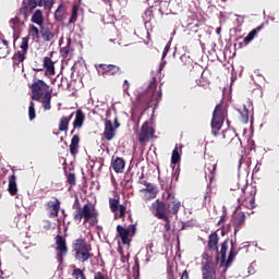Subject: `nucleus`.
<instances>
[{"instance_id":"44","label":"nucleus","mask_w":279,"mask_h":279,"mask_svg":"<svg viewBox=\"0 0 279 279\" xmlns=\"http://www.w3.org/2000/svg\"><path fill=\"white\" fill-rule=\"evenodd\" d=\"M10 56V46L0 45V58H8Z\"/></svg>"},{"instance_id":"55","label":"nucleus","mask_w":279,"mask_h":279,"mask_svg":"<svg viewBox=\"0 0 279 279\" xmlns=\"http://www.w3.org/2000/svg\"><path fill=\"white\" fill-rule=\"evenodd\" d=\"M130 88V82L128 80L124 81V90H128Z\"/></svg>"},{"instance_id":"31","label":"nucleus","mask_w":279,"mask_h":279,"mask_svg":"<svg viewBox=\"0 0 279 279\" xmlns=\"http://www.w3.org/2000/svg\"><path fill=\"white\" fill-rule=\"evenodd\" d=\"M246 202H248L246 208H256V186L251 187L250 196L246 197Z\"/></svg>"},{"instance_id":"15","label":"nucleus","mask_w":279,"mask_h":279,"mask_svg":"<svg viewBox=\"0 0 279 279\" xmlns=\"http://www.w3.org/2000/svg\"><path fill=\"white\" fill-rule=\"evenodd\" d=\"M56 241V251L57 253V259L59 260V263H62V260H64V256H66V254H69V247L66 246V239H64L62 235L58 234L54 238Z\"/></svg>"},{"instance_id":"7","label":"nucleus","mask_w":279,"mask_h":279,"mask_svg":"<svg viewBox=\"0 0 279 279\" xmlns=\"http://www.w3.org/2000/svg\"><path fill=\"white\" fill-rule=\"evenodd\" d=\"M227 252H228V240H226L221 244V248H220L221 265H223L226 269H228L230 265H232V262L234 260V258H236V254H239V252H236V250L234 248V242H231V250H230L228 259L226 262Z\"/></svg>"},{"instance_id":"38","label":"nucleus","mask_w":279,"mask_h":279,"mask_svg":"<svg viewBox=\"0 0 279 279\" xmlns=\"http://www.w3.org/2000/svg\"><path fill=\"white\" fill-rule=\"evenodd\" d=\"M258 32H260V27L254 28L253 31H251L247 36L244 38V43L245 45H250V43H252L253 38H256V34H258Z\"/></svg>"},{"instance_id":"42","label":"nucleus","mask_w":279,"mask_h":279,"mask_svg":"<svg viewBox=\"0 0 279 279\" xmlns=\"http://www.w3.org/2000/svg\"><path fill=\"white\" fill-rule=\"evenodd\" d=\"M126 210H128V207L125 205H120L118 207L119 214H117V211L114 213V219H123V217H125Z\"/></svg>"},{"instance_id":"23","label":"nucleus","mask_w":279,"mask_h":279,"mask_svg":"<svg viewBox=\"0 0 279 279\" xmlns=\"http://www.w3.org/2000/svg\"><path fill=\"white\" fill-rule=\"evenodd\" d=\"M234 227V234L245 226V213H236L232 220Z\"/></svg>"},{"instance_id":"11","label":"nucleus","mask_w":279,"mask_h":279,"mask_svg":"<svg viewBox=\"0 0 279 279\" xmlns=\"http://www.w3.org/2000/svg\"><path fill=\"white\" fill-rule=\"evenodd\" d=\"M205 180L209 181V186L215 182V178H217V161L215 158H209L205 161L204 166Z\"/></svg>"},{"instance_id":"61","label":"nucleus","mask_w":279,"mask_h":279,"mask_svg":"<svg viewBox=\"0 0 279 279\" xmlns=\"http://www.w3.org/2000/svg\"><path fill=\"white\" fill-rule=\"evenodd\" d=\"M223 219H226V217L221 216L220 220H219V223H221V221H223Z\"/></svg>"},{"instance_id":"13","label":"nucleus","mask_w":279,"mask_h":279,"mask_svg":"<svg viewBox=\"0 0 279 279\" xmlns=\"http://www.w3.org/2000/svg\"><path fill=\"white\" fill-rule=\"evenodd\" d=\"M166 193L168 199V205L166 207L168 213H170V215H178V213H180V208L182 207V203L175 198V194L171 190H167Z\"/></svg>"},{"instance_id":"37","label":"nucleus","mask_w":279,"mask_h":279,"mask_svg":"<svg viewBox=\"0 0 279 279\" xmlns=\"http://www.w3.org/2000/svg\"><path fill=\"white\" fill-rule=\"evenodd\" d=\"M80 11V5L73 4L72 7V14L69 20V25H75L77 23V12Z\"/></svg>"},{"instance_id":"48","label":"nucleus","mask_w":279,"mask_h":279,"mask_svg":"<svg viewBox=\"0 0 279 279\" xmlns=\"http://www.w3.org/2000/svg\"><path fill=\"white\" fill-rule=\"evenodd\" d=\"M169 49H171V45L167 44L163 48L162 58H167V54L169 53Z\"/></svg>"},{"instance_id":"52","label":"nucleus","mask_w":279,"mask_h":279,"mask_svg":"<svg viewBox=\"0 0 279 279\" xmlns=\"http://www.w3.org/2000/svg\"><path fill=\"white\" fill-rule=\"evenodd\" d=\"M135 264H136V266L134 267V269H136V271H137V277L138 276H141V268H140V266H138V262H135Z\"/></svg>"},{"instance_id":"57","label":"nucleus","mask_w":279,"mask_h":279,"mask_svg":"<svg viewBox=\"0 0 279 279\" xmlns=\"http://www.w3.org/2000/svg\"><path fill=\"white\" fill-rule=\"evenodd\" d=\"M140 184H143L144 186L150 185L151 183L147 182V181H140Z\"/></svg>"},{"instance_id":"51","label":"nucleus","mask_w":279,"mask_h":279,"mask_svg":"<svg viewBox=\"0 0 279 279\" xmlns=\"http://www.w3.org/2000/svg\"><path fill=\"white\" fill-rule=\"evenodd\" d=\"M181 279H189V270H184L181 275Z\"/></svg>"},{"instance_id":"34","label":"nucleus","mask_w":279,"mask_h":279,"mask_svg":"<svg viewBox=\"0 0 279 279\" xmlns=\"http://www.w3.org/2000/svg\"><path fill=\"white\" fill-rule=\"evenodd\" d=\"M48 208H52L50 215L51 217H58L60 213V201L56 199V202L49 201L47 203Z\"/></svg>"},{"instance_id":"3","label":"nucleus","mask_w":279,"mask_h":279,"mask_svg":"<svg viewBox=\"0 0 279 279\" xmlns=\"http://www.w3.org/2000/svg\"><path fill=\"white\" fill-rule=\"evenodd\" d=\"M228 119V105L221 101L220 104L216 105L213 118H211V133L214 136H219V132L221 128H223V121Z\"/></svg>"},{"instance_id":"1","label":"nucleus","mask_w":279,"mask_h":279,"mask_svg":"<svg viewBox=\"0 0 279 279\" xmlns=\"http://www.w3.org/2000/svg\"><path fill=\"white\" fill-rule=\"evenodd\" d=\"M31 88L32 99L34 101H40L44 110H49L51 108V93H53V89L43 80L34 82Z\"/></svg>"},{"instance_id":"49","label":"nucleus","mask_w":279,"mask_h":279,"mask_svg":"<svg viewBox=\"0 0 279 279\" xmlns=\"http://www.w3.org/2000/svg\"><path fill=\"white\" fill-rule=\"evenodd\" d=\"M94 279H108V278H106V276H104V275L101 274V271H97V272H95V275H94Z\"/></svg>"},{"instance_id":"64","label":"nucleus","mask_w":279,"mask_h":279,"mask_svg":"<svg viewBox=\"0 0 279 279\" xmlns=\"http://www.w3.org/2000/svg\"><path fill=\"white\" fill-rule=\"evenodd\" d=\"M242 159H243V158L240 159V165H241V160H242Z\"/></svg>"},{"instance_id":"5","label":"nucleus","mask_w":279,"mask_h":279,"mask_svg":"<svg viewBox=\"0 0 279 279\" xmlns=\"http://www.w3.org/2000/svg\"><path fill=\"white\" fill-rule=\"evenodd\" d=\"M202 258V278L217 279V265H219V263H213V257L206 252L203 253Z\"/></svg>"},{"instance_id":"56","label":"nucleus","mask_w":279,"mask_h":279,"mask_svg":"<svg viewBox=\"0 0 279 279\" xmlns=\"http://www.w3.org/2000/svg\"><path fill=\"white\" fill-rule=\"evenodd\" d=\"M16 40H19V37H16V34L14 33L13 34V45L14 46L16 45Z\"/></svg>"},{"instance_id":"6","label":"nucleus","mask_w":279,"mask_h":279,"mask_svg":"<svg viewBox=\"0 0 279 279\" xmlns=\"http://www.w3.org/2000/svg\"><path fill=\"white\" fill-rule=\"evenodd\" d=\"M74 252L76 260H80L81 263H86V260L93 256L88 250V244H86V240L84 239H77L75 241Z\"/></svg>"},{"instance_id":"12","label":"nucleus","mask_w":279,"mask_h":279,"mask_svg":"<svg viewBox=\"0 0 279 279\" xmlns=\"http://www.w3.org/2000/svg\"><path fill=\"white\" fill-rule=\"evenodd\" d=\"M20 49L21 50L13 54L14 64H21V62H25L27 51L29 50V36L22 38Z\"/></svg>"},{"instance_id":"50","label":"nucleus","mask_w":279,"mask_h":279,"mask_svg":"<svg viewBox=\"0 0 279 279\" xmlns=\"http://www.w3.org/2000/svg\"><path fill=\"white\" fill-rule=\"evenodd\" d=\"M10 23H13V25H21V17L15 16L14 19H11Z\"/></svg>"},{"instance_id":"22","label":"nucleus","mask_w":279,"mask_h":279,"mask_svg":"<svg viewBox=\"0 0 279 279\" xmlns=\"http://www.w3.org/2000/svg\"><path fill=\"white\" fill-rule=\"evenodd\" d=\"M111 169H113L116 173H123V171H125V159H123V157H112Z\"/></svg>"},{"instance_id":"60","label":"nucleus","mask_w":279,"mask_h":279,"mask_svg":"<svg viewBox=\"0 0 279 279\" xmlns=\"http://www.w3.org/2000/svg\"><path fill=\"white\" fill-rule=\"evenodd\" d=\"M208 197H210V194L207 192L205 195H204V199H208Z\"/></svg>"},{"instance_id":"36","label":"nucleus","mask_w":279,"mask_h":279,"mask_svg":"<svg viewBox=\"0 0 279 279\" xmlns=\"http://www.w3.org/2000/svg\"><path fill=\"white\" fill-rule=\"evenodd\" d=\"M239 112H240V121L242 122V123H248V121H250V110L247 109V107L246 106H243L240 110H239Z\"/></svg>"},{"instance_id":"30","label":"nucleus","mask_w":279,"mask_h":279,"mask_svg":"<svg viewBox=\"0 0 279 279\" xmlns=\"http://www.w3.org/2000/svg\"><path fill=\"white\" fill-rule=\"evenodd\" d=\"M32 23L35 25H38L39 27H43L45 24V17H43V11L36 10L31 19Z\"/></svg>"},{"instance_id":"25","label":"nucleus","mask_w":279,"mask_h":279,"mask_svg":"<svg viewBox=\"0 0 279 279\" xmlns=\"http://www.w3.org/2000/svg\"><path fill=\"white\" fill-rule=\"evenodd\" d=\"M64 19H66V4L61 2L54 11V21H57V23H62Z\"/></svg>"},{"instance_id":"43","label":"nucleus","mask_w":279,"mask_h":279,"mask_svg":"<svg viewBox=\"0 0 279 279\" xmlns=\"http://www.w3.org/2000/svg\"><path fill=\"white\" fill-rule=\"evenodd\" d=\"M72 276L74 279H86V275L84 274V270L80 268H74Z\"/></svg>"},{"instance_id":"58","label":"nucleus","mask_w":279,"mask_h":279,"mask_svg":"<svg viewBox=\"0 0 279 279\" xmlns=\"http://www.w3.org/2000/svg\"><path fill=\"white\" fill-rule=\"evenodd\" d=\"M121 124L119 123V121L116 119L114 120V128L113 129H116L117 130V128H119Z\"/></svg>"},{"instance_id":"29","label":"nucleus","mask_w":279,"mask_h":279,"mask_svg":"<svg viewBox=\"0 0 279 279\" xmlns=\"http://www.w3.org/2000/svg\"><path fill=\"white\" fill-rule=\"evenodd\" d=\"M40 36L45 43H51V40H53V38H56V34H53V32H51V29L45 28L43 26L40 28Z\"/></svg>"},{"instance_id":"2","label":"nucleus","mask_w":279,"mask_h":279,"mask_svg":"<svg viewBox=\"0 0 279 279\" xmlns=\"http://www.w3.org/2000/svg\"><path fill=\"white\" fill-rule=\"evenodd\" d=\"M76 208L73 213V219L76 223H89V226L95 227L99 223V219L97 217L99 214L95 207H90L89 204L81 205L80 199H75Z\"/></svg>"},{"instance_id":"9","label":"nucleus","mask_w":279,"mask_h":279,"mask_svg":"<svg viewBox=\"0 0 279 279\" xmlns=\"http://www.w3.org/2000/svg\"><path fill=\"white\" fill-rule=\"evenodd\" d=\"M241 143L236 133L232 130H225L220 138V145L223 147H236Z\"/></svg>"},{"instance_id":"17","label":"nucleus","mask_w":279,"mask_h":279,"mask_svg":"<svg viewBox=\"0 0 279 279\" xmlns=\"http://www.w3.org/2000/svg\"><path fill=\"white\" fill-rule=\"evenodd\" d=\"M97 71L99 75H121L123 71H121V66L114 65V64H106V63H100L97 66Z\"/></svg>"},{"instance_id":"4","label":"nucleus","mask_w":279,"mask_h":279,"mask_svg":"<svg viewBox=\"0 0 279 279\" xmlns=\"http://www.w3.org/2000/svg\"><path fill=\"white\" fill-rule=\"evenodd\" d=\"M156 88H158V80L156 78V76H154L150 80L147 92L138 97L140 104H145L146 106H149V104H153V101H158V99L162 97V92Z\"/></svg>"},{"instance_id":"45","label":"nucleus","mask_w":279,"mask_h":279,"mask_svg":"<svg viewBox=\"0 0 279 279\" xmlns=\"http://www.w3.org/2000/svg\"><path fill=\"white\" fill-rule=\"evenodd\" d=\"M66 182L70 184V186H75L76 184V178L74 172H70L66 175Z\"/></svg>"},{"instance_id":"54","label":"nucleus","mask_w":279,"mask_h":279,"mask_svg":"<svg viewBox=\"0 0 279 279\" xmlns=\"http://www.w3.org/2000/svg\"><path fill=\"white\" fill-rule=\"evenodd\" d=\"M34 71H44V68H43V65H37V64H35V68H34Z\"/></svg>"},{"instance_id":"46","label":"nucleus","mask_w":279,"mask_h":279,"mask_svg":"<svg viewBox=\"0 0 279 279\" xmlns=\"http://www.w3.org/2000/svg\"><path fill=\"white\" fill-rule=\"evenodd\" d=\"M162 221H165L163 229L165 232L171 231V220L169 219V216H166V218H161Z\"/></svg>"},{"instance_id":"41","label":"nucleus","mask_w":279,"mask_h":279,"mask_svg":"<svg viewBox=\"0 0 279 279\" xmlns=\"http://www.w3.org/2000/svg\"><path fill=\"white\" fill-rule=\"evenodd\" d=\"M180 160H181L180 151L178 150V146H175L174 149L172 150L171 163L178 165V162H180Z\"/></svg>"},{"instance_id":"40","label":"nucleus","mask_w":279,"mask_h":279,"mask_svg":"<svg viewBox=\"0 0 279 279\" xmlns=\"http://www.w3.org/2000/svg\"><path fill=\"white\" fill-rule=\"evenodd\" d=\"M28 119L29 121H34V119H36V105L34 101H31L28 106Z\"/></svg>"},{"instance_id":"53","label":"nucleus","mask_w":279,"mask_h":279,"mask_svg":"<svg viewBox=\"0 0 279 279\" xmlns=\"http://www.w3.org/2000/svg\"><path fill=\"white\" fill-rule=\"evenodd\" d=\"M0 45H3L4 47H10L8 40H7V39H3V38L1 39Z\"/></svg>"},{"instance_id":"10","label":"nucleus","mask_w":279,"mask_h":279,"mask_svg":"<svg viewBox=\"0 0 279 279\" xmlns=\"http://www.w3.org/2000/svg\"><path fill=\"white\" fill-rule=\"evenodd\" d=\"M117 232L121 239L123 245H130L132 241L130 236H134L136 234V225H130L129 228H124L121 225L117 226Z\"/></svg>"},{"instance_id":"24","label":"nucleus","mask_w":279,"mask_h":279,"mask_svg":"<svg viewBox=\"0 0 279 279\" xmlns=\"http://www.w3.org/2000/svg\"><path fill=\"white\" fill-rule=\"evenodd\" d=\"M114 136H117V130L112 125V121L107 120L105 122L104 137L106 138V141H112Z\"/></svg>"},{"instance_id":"16","label":"nucleus","mask_w":279,"mask_h":279,"mask_svg":"<svg viewBox=\"0 0 279 279\" xmlns=\"http://www.w3.org/2000/svg\"><path fill=\"white\" fill-rule=\"evenodd\" d=\"M154 134H156V130H154L149 125V121H145L141 128L138 134V142L140 143H149L150 138H154Z\"/></svg>"},{"instance_id":"62","label":"nucleus","mask_w":279,"mask_h":279,"mask_svg":"<svg viewBox=\"0 0 279 279\" xmlns=\"http://www.w3.org/2000/svg\"><path fill=\"white\" fill-rule=\"evenodd\" d=\"M220 31H221V28H218V29H217V34H219Z\"/></svg>"},{"instance_id":"26","label":"nucleus","mask_w":279,"mask_h":279,"mask_svg":"<svg viewBox=\"0 0 279 279\" xmlns=\"http://www.w3.org/2000/svg\"><path fill=\"white\" fill-rule=\"evenodd\" d=\"M75 117V113H71L69 117L63 116L59 121V132H69V123H71V119Z\"/></svg>"},{"instance_id":"35","label":"nucleus","mask_w":279,"mask_h":279,"mask_svg":"<svg viewBox=\"0 0 279 279\" xmlns=\"http://www.w3.org/2000/svg\"><path fill=\"white\" fill-rule=\"evenodd\" d=\"M181 60V66H183V69H185V71H189L191 69H193V59H191V57L186 56V54H182L180 57Z\"/></svg>"},{"instance_id":"8","label":"nucleus","mask_w":279,"mask_h":279,"mask_svg":"<svg viewBox=\"0 0 279 279\" xmlns=\"http://www.w3.org/2000/svg\"><path fill=\"white\" fill-rule=\"evenodd\" d=\"M37 8H43V2L40 0H23L22 8L20 9V15L27 21V19H29V14H33L34 10Z\"/></svg>"},{"instance_id":"27","label":"nucleus","mask_w":279,"mask_h":279,"mask_svg":"<svg viewBox=\"0 0 279 279\" xmlns=\"http://www.w3.org/2000/svg\"><path fill=\"white\" fill-rule=\"evenodd\" d=\"M9 194L14 197L16 193H19V187L16 185V174H12L9 177V186H8Z\"/></svg>"},{"instance_id":"63","label":"nucleus","mask_w":279,"mask_h":279,"mask_svg":"<svg viewBox=\"0 0 279 279\" xmlns=\"http://www.w3.org/2000/svg\"><path fill=\"white\" fill-rule=\"evenodd\" d=\"M227 123H228V125H230V120L227 119Z\"/></svg>"},{"instance_id":"19","label":"nucleus","mask_w":279,"mask_h":279,"mask_svg":"<svg viewBox=\"0 0 279 279\" xmlns=\"http://www.w3.org/2000/svg\"><path fill=\"white\" fill-rule=\"evenodd\" d=\"M141 193H144V202H151V199H156V195H158V187L150 183L146 189H142Z\"/></svg>"},{"instance_id":"32","label":"nucleus","mask_w":279,"mask_h":279,"mask_svg":"<svg viewBox=\"0 0 279 279\" xmlns=\"http://www.w3.org/2000/svg\"><path fill=\"white\" fill-rule=\"evenodd\" d=\"M71 38H68L66 46L61 49L62 58H73V51H75V49L71 47Z\"/></svg>"},{"instance_id":"28","label":"nucleus","mask_w":279,"mask_h":279,"mask_svg":"<svg viewBox=\"0 0 279 279\" xmlns=\"http://www.w3.org/2000/svg\"><path fill=\"white\" fill-rule=\"evenodd\" d=\"M78 149H80V135H73L70 144L71 156H77Z\"/></svg>"},{"instance_id":"14","label":"nucleus","mask_w":279,"mask_h":279,"mask_svg":"<svg viewBox=\"0 0 279 279\" xmlns=\"http://www.w3.org/2000/svg\"><path fill=\"white\" fill-rule=\"evenodd\" d=\"M150 210L157 219H165L166 217H169V214L167 211V204L160 199H156L150 205Z\"/></svg>"},{"instance_id":"21","label":"nucleus","mask_w":279,"mask_h":279,"mask_svg":"<svg viewBox=\"0 0 279 279\" xmlns=\"http://www.w3.org/2000/svg\"><path fill=\"white\" fill-rule=\"evenodd\" d=\"M43 68L45 69V75L46 77H51L56 75V65L51 58L45 57L43 59Z\"/></svg>"},{"instance_id":"18","label":"nucleus","mask_w":279,"mask_h":279,"mask_svg":"<svg viewBox=\"0 0 279 279\" xmlns=\"http://www.w3.org/2000/svg\"><path fill=\"white\" fill-rule=\"evenodd\" d=\"M207 247L209 252H216V263H219V235L217 232L209 234Z\"/></svg>"},{"instance_id":"39","label":"nucleus","mask_w":279,"mask_h":279,"mask_svg":"<svg viewBox=\"0 0 279 279\" xmlns=\"http://www.w3.org/2000/svg\"><path fill=\"white\" fill-rule=\"evenodd\" d=\"M119 197L118 198H109V207L111 213H118L119 211Z\"/></svg>"},{"instance_id":"20","label":"nucleus","mask_w":279,"mask_h":279,"mask_svg":"<svg viewBox=\"0 0 279 279\" xmlns=\"http://www.w3.org/2000/svg\"><path fill=\"white\" fill-rule=\"evenodd\" d=\"M75 116L74 122H73V130L71 131V134L75 132V130H82L84 125V121L86 119V116L84 114V111L82 109H77L75 112H73Z\"/></svg>"},{"instance_id":"47","label":"nucleus","mask_w":279,"mask_h":279,"mask_svg":"<svg viewBox=\"0 0 279 279\" xmlns=\"http://www.w3.org/2000/svg\"><path fill=\"white\" fill-rule=\"evenodd\" d=\"M46 9L51 10L53 8V0H40Z\"/></svg>"},{"instance_id":"33","label":"nucleus","mask_w":279,"mask_h":279,"mask_svg":"<svg viewBox=\"0 0 279 279\" xmlns=\"http://www.w3.org/2000/svg\"><path fill=\"white\" fill-rule=\"evenodd\" d=\"M28 36L32 37V40H35V43H38L40 40V29H38L36 25L31 24L28 26Z\"/></svg>"},{"instance_id":"59","label":"nucleus","mask_w":279,"mask_h":279,"mask_svg":"<svg viewBox=\"0 0 279 279\" xmlns=\"http://www.w3.org/2000/svg\"><path fill=\"white\" fill-rule=\"evenodd\" d=\"M118 252L121 254V256H123V247L119 246Z\"/></svg>"}]
</instances>
